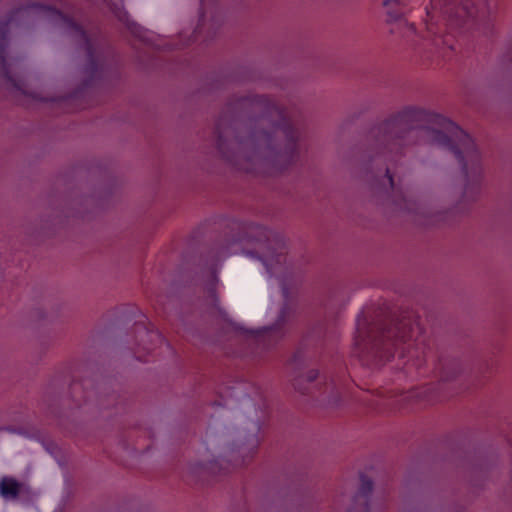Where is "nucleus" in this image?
I'll return each instance as SVG.
<instances>
[{
	"instance_id": "12",
	"label": "nucleus",
	"mask_w": 512,
	"mask_h": 512,
	"mask_svg": "<svg viewBox=\"0 0 512 512\" xmlns=\"http://www.w3.org/2000/svg\"><path fill=\"white\" fill-rule=\"evenodd\" d=\"M428 388L412 389L399 394L394 403L404 405L411 401H431L432 398L427 394Z\"/></svg>"
},
{
	"instance_id": "11",
	"label": "nucleus",
	"mask_w": 512,
	"mask_h": 512,
	"mask_svg": "<svg viewBox=\"0 0 512 512\" xmlns=\"http://www.w3.org/2000/svg\"><path fill=\"white\" fill-rule=\"evenodd\" d=\"M216 11V0H200V17L198 25L194 30L192 41H197L201 37L206 26L208 15L211 17V26L216 24Z\"/></svg>"
},
{
	"instance_id": "15",
	"label": "nucleus",
	"mask_w": 512,
	"mask_h": 512,
	"mask_svg": "<svg viewBox=\"0 0 512 512\" xmlns=\"http://www.w3.org/2000/svg\"><path fill=\"white\" fill-rule=\"evenodd\" d=\"M144 329L146 330L150 338H157L159 340H162V336L158 331H149L147 327H144Z\"/></svg>"
},
{
	"instance_id": "3",
	"label": "nucleus",
	"mask_w": 512,
	"mask_h": 512,
	"mask_svg": "<svg viewBox=\"0 0 512 512\" xmlns=\"http://www.w3.org/2000/svg\"><path fill=\"white\" fill-rule=\"evenodd\" d=\"M493 11L492 0H460L459 4L447 1L441 12L445 33L437 24H427L429 35L434 36L438 54L449 60L461 46V40L457 37H463L470 30L487 34L492 27Z\"/></svg>"
},
{
	"instance_id": "9",
	"label": "nucleus",
	"mask_w": 512,
	"mask_h": 512,
	"mask_svg": "<svg viewBox=\"0 0 512 512\" xmlns=\"http://www.w3.org/2000/svg\"><path fill=\"white\" fill-rule=\"evenodd\" d=\"M108 8L112 14L121 22L126 29L139 41L147 46L159 48L161 45L154 42V36L149 31L132 21L128 13L124 10L122 2L108 3Z\"/></svg>"
},
{
	"instance_id": "13",
	"label": "nucleus",
	"mask_w": 512,
	"mask_h": 512,
	"mask_svg": "<svg viewBox=\"0 0 512 512\" xmlns=\"http://www.w3.org/2000/svg\"><path fill=\"white\" fill-rule=\"evenodd\" d=\"M19 483L8 477L2 478L0 482V494L3 498H16L19 494Z\"/></svg>"
},
{
	"instance_id": "6",
	"label": "nucleus",
	"mask_w": 512,
	"mask_h": 512,
	"mask_svg": "<svg viewBox=\"0 0 512 512\" xmlns=\"http://www.w3.org/2000/svg\"><path fill=\"white\" fill-rule=\"evenodd\" d=\"M47 10L55 21L60 22L79 38L87 55L86 73L89 74L91 79L98 78L101 72V63L96 55L93 39L88 35L86 30L75 21L73 16L56 9L48 8Z\"/></svg>"
},
{
	"instance_id": "17",
	"label": "nucleus",
	"mask_w": 512,
	"mask_h": 512,
	"mask_svg": "<svg viewBox=\"0 0 512 512\" xmlns=\"http://www.w3.org/2000/svg\"><path fill=\"white\" fill-rule=\"evenodd\" d=\"M301 358H302V352L297 351L292 358V364L296 365L301 360Z\"/></svg>"
},
{
	"instance_id": "10",
	"label": "nucleus",
	"mask_w": 512,
	"mask_h": 512,
	"mask_svg": "<svg viewBox=\"0 0 512 512\" xmlns=\"http://www.w3.org/2000/svg\"><path fill=\"white\" fill-rule=\"evenodd\" d=\"M360 488L354 496L351 507L347 512H370L369 499L373 490V482L364 474L360 476Z\"/></svg>"
},
{
	"instance_id": "4",
	"label": "nucleus",
	"mask_w": 512,
	"mask_h": 512,
	"mask_svg": "<svg viewBox=\"0 0 512 512\" xmlns=\"http://www.w3.org/2000/svg\"><path fill=\"white\" fill-rule=\"evenodd\" d=\"M252 137L259 149L264 148L273 154L274 161L280 170L287 169L297 161L301 133L294 122L284 113L279 114V120L274 124L272 133L254 132Z\"/></svg>"
},
{
	"instance_id": "7",
	"label": "nucleus",
	"mask_w": 512,
	"mask_h": 512,
	"mask_svg": "<svg viewBox=\"0 0 512 512\" xmlns=\"http://www.w3.org/2000/svg\"><path fill=\"white\" fill-rule=\"evenodd\" d=\"M318 378V372L316 370H311L307 373L304 378H298L294 382V387L296 390L301 392L302 394H311L310 387L302 386V381L305 380L307 385H312L313 387L318 386L319 383H315ZM323 383H320L321 386L318 388L319 395L323 398V400L327 401L330 405H340L342 398L345 394V388L338 377L334 376H324Z\"/></svg>"
},
{
	"instance_id": "5",
	"label": "nucleus",
	"mask_w": 512,
	"mask_h": 512,
	"mask_svg": "<svg viewBox=\"0 0 512 512\" xmlns=\"http://www.w3.org/2000/svg\"><path fill=\"white\" fill-rule=\"evenodd\" d=\"M246 235L249 241L262 243L265 246L266 251L260 260L268 269L272 263H281L284 260L286 245L283 237L279 234L252 223L246 227Z\"/></svg>"
},
{
	"instance_id": "16",
	"label": "nucleus",
	"mask_w": 512,
	"mask_h": 512,
	"mask_svg": "<svg viewBox=\"0 0 512 512\" xmlns=\"http://www.w3.org/2000/svg\"><path fill=\"white\" fill-rule=\"evenodd\" d=\"M0 59H1V62H2V64H3V68H4V75H5V77H6L9 81H11V77L9 76V72H8V70H7V69H6V67H5V57H4L3 52H1V53H0Z\"/></svg>"
},
{
	"instance_id": "8",
	"label": "nucleus",
	"mask_w": 512,
	"mask_h": 512,
	"mask_svg": "<svg viewBox=\"0 0 512 512\" xmlns=\"http://www.w3.org/2000/svg\"><path fill=\"white\" fill-rule=\"evenodd\" d=\"M289 315L290 307L288 304H285L281 308L278 319L273 326L245 330L244 332L255 345L263 349H269L284 336L283 327Z\"/></svg>"
},
{
	"instance_id": "14",
	"label": "nucleus",
	"mask_w": 512,
	"mask_h": 512,
	"mask_svg": "<svg viewBox=\"0 0 512 512\" xmlns=\"http://www.w3.org/2000/svg\"><path fill=\"white\" fill-rule=\"evenodd\" d=\"M25 12V9L19 8L11 12V15L6 23L0 24V36L2 37V40H6V36L8 33V26L20 15Z\"/></svg>"
},
{
	"instance_id": "18",
	"label": "nucleus",
	"mask_w": 512,
	"mask_h": 512,
	"mask_svg": "<svg viewBox=\"0 0 512 512\" xmlns=\"http://www.w3.org/2000/svg\"><path fill=\"white\" fill-rule=\"evenodd\" d=\"M217 133H218V145L221 146V144H222V135H221V132L219 131V129H217Z\"/></svg>"
},
{
	"instance_id": "2",
	"label": "nucleus",
	"mask_w": 512,
	"mask_h": 512,
	"mask_svg": "<svg viewBox=\"0 0 512 512\" xmlns=\"http://www.w3.org/2000/svg\"><path fill=\"white\" fill-rule=\"evenodd\" d=\"M355 344L363 361L372 366L390 361L400 347V356L417 369L427 362L425 337L418 319L403 318L389 327H371L365 319H358Z\"/></svg>"
},
{
	"instance_id": "1",
	"label": "nucleus",
	"mask_w": 512,
	"mask_h": 512,
	"mask_svg": "<svg viewBox=\"0 0 512 512\" xmlns=\"http://www.w3.org/2000/svg\"><path fill=\"white\" fill-rule=\"evenodd\" d=\"M370 137L373 144L369 168L376 177L383 175L395 193L397 207L414 214L416 221L422 225H434L437 220L428 215L422 202L398 191L393 177V169L400 156L405 155L408 144L423 140L451 151L467 179L465 194L480 188L483 176L481 153L465 131L442 115L407 107L374 127Z\"/></svg>"
},
{
	"instance_id": "19",
	"label": "nucleus",
	"mask_w": 512,
	"mask_h": 512,
	"mask_svg": "<svg viewBox=\"0 0 512 512\" xmlns=\"http://www.w3.org/2000/svg\"><path fill=\"white\" fill-rule=\"evenodd\" d=\"M507 61L512 63V46H511V50L509 51V53L507 55Z\"/></svg>"
}]
</instances>
